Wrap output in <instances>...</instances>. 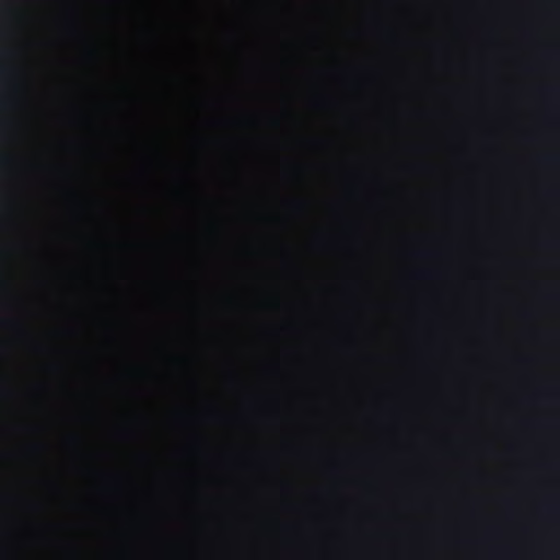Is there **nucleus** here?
<instances>
[{
	"mask_svg": "<svg viewBox=\"0 0 560 560\" xmlns=\"http://www.w3.org/2000/svg\"><path fill=\"white\" fill-rule=\"evenodd\" d=\"M0 420H307V417H0Z\"/></svg>",
	"mask_w": 560,
	"mask_h": 560,
	"instance_id": "obj_1",
	"label": "nucleus"
},
{
	"mask_svg": "<svg viewBox=\"0 0 560 560\" xmlns=\"http://www.w3.org/2000/svg\"><path fill=\"white\" fill-rule=\"evenodd\" d=\"M560 389L558 386H540L532 389L528 395L536 400H551L559 397Z\"/></svg>",
	"mask_w": 560,
	"mask_h": 560,
	"instance_id": "obj_2",
	"label": "nucleus"
}]
</instances>
